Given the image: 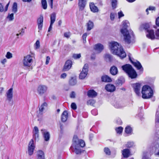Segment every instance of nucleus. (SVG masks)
I'll use <instances>...</instances> for the list:
<instances>
[{
  "instance_id": "9b49d317",
  "label": "nucleus",
  "mask_w": 159,
  "mask_h": 159,
  "mask_svg": "<svg viewBox=\"0 0 159 159\" xmlns=\"http://www.w3.org/2000/svg\"><path fill=\"white\" fill-rule=\"evenodd\" d=\"M132 86L136 93L138 95H139L140 94V90L141 86V84L139 83H136L133 84Z\"/></svg>"
},
{
  "instance_id": "a878e982",
  "label": "nucleus",
  "mask_w": 159,
  "mask_h": 159,
  "mask_svg": "<svg viewBox=\"0 0 159 159\" xmlns=\"http://www.w3.org/2000/svg\"><path fill=\"white\" fill-rule=\"evenodd\" d=\"M68 117V114L67 111H64L62 113L61 116V120L62 121L64 122L66 121Z\"/></svg>"
},
{
  "instance_id": "6e6d98bb",
  "label": "nucleus",
  "mask_w": 159,
  "mask_h": 159,
  "mask_svg": "<svg viewBox=\"0 0 159 159\" xmlns=\"http://www.w3.org/2000/svg\"><path fill=\"white\" fill-rule=\"evenodd\" d=\"M71 107L72 109H76V105L75 103H72L71 104Z\"/></svg>"
},
{
  "instance_id": "cd10ccee",
  "label": "nucleus",
  "mask_w": 159,
  "mask_h": 159,
  "mask_svg": "<svg viewBox=\"0 0 159 159\" xmlns=\"http://www.w3.org/2000/svg\"><path fill=\"white\" fill-rule=\"evenodd\" d=\"M101 79L103 82H110L112 81L111 78L107 75L102 76Z\"/></svg>"
},
{
  "instance_id": "1a4fd4ad",
  "label": "nucleus",
  "mask_w": 159,
  "mask_h": 159,
  "mask_svg": "<svg viewBox=\"0 0 159 159\" xmlns=\"http://www.w3.org/2000/svg\"><path fill=\"white\" fill-rule=\"evenodd\" d=\"M48 90V87L44 85H40L38 86L37 89V93L39 95L42 96Z\"/></svg>"
},
{
  "instance_id": "a19ab883",
  "label": "nucleus",
  "mask_w": 159,
  "mask_h": 159,
  "mask_svg": "<svg viewBox=\"0 0 159 159\" xmlns=\"http://www.w3.org/2000/svg\"><path fill=\"white\" fill-rule=\"evenodd\" d=\"M104 152L107 155H110L111 152L110 149L108 148H105L104 149Z\"/></svg>"
},
{
  "instance_id": "2eb2a0df",
  "label": "nucleus",
  "mask_w": 159,
  "mask_h": 159,
  "mask_svg": "<svg viewBox=\"0 0 159 159\" xmlns=\"http://www.w3.org/2000/svg\"><path fill=\"white\" fill-rule=\"evenodd\" d=\"M72 66V61L70 60L67 61L65 64L63 68L64 71H66L69 70L71 67Z\"/></svg>"
},
{
  "instance_id": "9d476101",
  "label": "nucleus",
  "mask_w": 159,
  "mask_h": 159,
  "mask_svg": "<svg viewBox=\"0 0 159 159\" xmlns=\"http://www.w3.org/2000/svg\"><path fill=\"white\" fill-rule=\"evenodd\" d=\"M88 71V65L85 64L82 70L79 75V78L80 79H83L86 77Z\"/></svg>"
},
{
  "instance_id": "69168bd1",
  "label": "nucleus",
  "mask_w": 159,
  "mask_h": 159,
  "mask_svg": "<svg viewBox=\"0 0 159 159\" xmlns=\"http://www.w3.org/2000/svg\"><path fill=\"white\" fill-rule=\"evenodd\" d=\"M53 24H51V23H50V25L49 27V28L48 29V31L50 32L52 30V25Z\"/></svg>"
},
{
  "instance_id": "c03bdc74",
  "label": "nucleus",
  "mask_w": 159,
  "mask_h": 159,
  "mask_svg": "<svg viewBox=\"0 0 159 159\" xmlns=\"http://www.w3.org/2000/svg\"><path fill=\"white\" fill-rule=\"evenodd\" d=\"M155 39H159V29H157L155 31Z\"/></svg>"
},
{
  "instance_id": "13d9d810",
  "label": "nucleus",
  "mask_w": 159,
  "mask_h": 159,
  "mask_svg": "<svg viewBox=\"0 0 159 159\" xmlns=\"http://www.w3.org/2000/svg\"><path fill=\"white\" fill-rule=\"evenodd\" d=\"M50 59V58L49 57L47 56V57L46 61V63H45V64L46 65H48L49 63V62Z\"/></svg>"
},
{
  "instance_id": "b1692460",
  "label": "nucleus",
  "mask_w": 159,
  "mask_h": 159,
  "mask_svg": "<svg viewBox=\"0 0 159 159\" xmlns=\"http://www.w3.org/2000/svg\"><path fill=\"white\" fill-rule=\"evenodd\" d=\"M37 159H45L44 153L41 150H39L37 152Z\"/></svg>"
},
{
  "instance_id": "f03ea898",
  "label": "nucleus",
  "mask_w": 159,
  "mask_h": 159,
  "mask_svg": "<svg viewBox=\"0 0 159 159\" xmlns=\"http://www.w3.org/2000/svg\"><path fill=\"white\" fill-rule=\"evenodd\" d=\"M109 47L111 53L123 59L126 56V54L123 47L117 42L111 41L109 43Z\"/></svg>"
},
{
  "instance_id": "603ef678",
  "label": "nucleus",
  "mask_w": 159,
  "mask_h": 159,
  "mask_svg": "<svg viewBox=\"0 0 159 159\" xmlns=\"http://www.w3.org/2000/svg\"><path fill=\"white\" fill-rule=\"evenodd\" d=\"M118 18H120L121 17L124 16V14L122 11H120L118 12Z\"/></svg>"
},
{
  "instance_id": "c85d7f7f",
  "label": "nucleus",
  "mask_w": 159,
  "mask_h": 159,
  "mask_svg": "<svg viewBox=\"0 0 159 159\" xmlns=\"http://www.w3.org/2000/svg\"><path fill=\"white\" fill-rule=\"evenodd\" d=\"M10 2L7 4L5 8H4L2 4L0 3V12L6 11H7L8 7L9 6Z\"/></svg>"
},
{
  "instance_id": "0e129e2a",
  "label": "nucleus",
  "mask_w": 159,
  "mask_h": 159,
  "mask_svg": "<svg viewBox=\"0 0 159 159\" xmlns=\"http://www.w3.org/2000/svg\"><path fill=\"white\" fill-rule=\"evenodd\" d=\"M7 61V60L6 58L4 59H3L1 61V63L4 64Z\"/></svg>"
},
{
  "instance_id": "de8ad7c7",
  "label": "nucleus",
  "mask_w": 159,
  "mask_h": 159,
  "mask_svg": "<svg viewBox=\"0 0 159 159\" xmlns=\"http://www.w3.org/2000/svg\"><path fill=\"white\" fill-rule=\"evenodd\" d=\"M6 57L7 59H10L12 57V54L10 52H8L6 55Z\"/></svg>"
},
{
  "instance_id": "393cba45",
  "label": "nucleus",
  "mask_w": 159,
  "mask_h": 159,
  "mask_svg": "<svg viewBox=\"0 0 159 159\" xmlns=\"http://www.w3.org/2000/svg\"><path fill=\"white\" fill-rule=\"evenodd\" d=\"M125 132L127 135H131L132 134V129L130 126H127L125 128Z\"/></svg>"
},
{
  "instance_id": "bf43d9fd",
  "label": "nucleus",
  "mask_w": 159,
  "mask_h": 159,
  "mask_svg": "<svg viewBox=\"0 0 159 159\" xmlns=\"http://www.w3.org/2000/svg\"><path fill=\"white\" fill-rule=\"evenodd\" d=\"M156 25L159 27V16L156 19Z\"/></svg>"
},
{
  "instance_id": "4c0bfd02",
  "label": "nucleus",
  "mask_w": 159,
  "mask_h": 159,
  "mask_svg": "<svg viewBox=\"0 0 159 159\" xmlns=\"http://www.w3.org/2000/svg\"><path fill=\"white\" fill-rule=\"evenodd\" d=\"M17 4L16 3L14 2L13 3L12 7V11L14 13H16L17 11Z\"/></svg>"
},
{
  "instance_id": "7ed1b4c3",
  "label": "nucleus",
  "mask_w": 159,
  "mask_h": 159,
  "mask_svg": "<svg viewBox=\"0 0 159 159\" xmlns=\"http://www.w3.org/2000/svg\"><path fill=\"white\" fill-rule=\"evenodd\" d=\"M85 145V142L83 140H73L70 149L76 154H79L82 152L81 148L84 147Z\"/></svg>"
},
{
  "instance_id": "f257e3e1",
  "label": "nucleus",
  "mask_w": 159,
  "mask_h": 159,
  "mask_svg": "<svg viewBox=\"0 0 159 159\" xmlns=\"http://www.w3.org/2000/svg\"><path fill=\"white\" fill-rule=\"evenodd\" d=\"M129 25L128 21H123L122 22L123 27L120 30L121 34L124 36L125 41L128 44L133 43L134 39L133 32L131 30L128 31L127 30V28L129 26Z\"/></svg>"
},
{
  "instance_id": "58836bf2",
  "label": "nucleus",
  "mask_w": 159,
  "mask_h": 159,
  "mask_svg": "<svg viewBox=\"0 0 159 159\" xmlns=\"http://www.w3.org/2000/svg\"><path fill=\"white\" fill-rule=\"evenodd\" d=\"M111 1L112 7L113 8H115L116 7L117 4V0H111Z\"/></svg>"
},
{
  "instance_id": "20e7f679",
  "label": "nucleus",
  "mask_w": 159,
  "mask_h": 159,
  "mask_svg": "<svg viewBox=\"0 0 159 159\" xmlns=\"http://www.w3.org/2000/svg\"><path fill=\"white\" fill-rule=\"evenodd\" d=\"M34 58V53H32L25 56L22 60L23 66L26 68L30 67L33 63Z\"/></svg>"
},
{
  "instance_id": "c9c22d12",
  "label": "nucleus",
  "mask_w": 159,
  "mask_h": 159,
  "mask_svg": "<svg viewBox=\"0 0 159 159\" xmlns=\"http://www.w3.org/2000/svg\"><path fill=\"white\" fill-rule=\"evenodd\" d=\"M95 101L93 99L89 100L87 101V104L88 105L93 106L95 103Z\"/></svg>"
},
{
  "instance_id": "a211bd4d",
  "label": "nucleus",
  "mask_w": 159,
  "mask_h": 159,
  "mask_svg": "<svg viewBox=\"0 0 159 159\" xmlns=\"http://www.w3.org/2000/svg\"><path fill=\"white\" fill-rule=\"evenodd\" d=\"M78 6L80 9L81 10H83L86 4V0H78Z\"/></svg>"
},
{
  "instance_id": "2f4dec72",
  "label": "nucleus",
  "mask_w": 159,
  "mask_h": 159,
  "mask_svg": "<svg viewBox=\"0 0 159 159\" xmlns=\"http://www.w3.org/2000/svg\"><path fill=\"white\" fill-rule=\"evenodd\" d=\"M77 83L76 79L75 77H72L69 81V83L71 85H74Z\"/></svg>"
},
{
  "instance_id": "ea45409f",
  "label": "nucleus",
  "mask_w": 159,
  "mask_h": 159,
  "mask_svg": "<svg viewBox=\"0 0 159 159\" xmlns=\"http://www.w3.org/2000/svg\"><path fill=\"white\" fill-rule=\"evenodd\" d=\"M35 49H37L39 48L40 47V42L39 40H37L35 44Z\"/></svg>"
},
{
  "instance_id": "e433bc0d",
  "label": "nucleus",
  "mask_w": 159,
  "mask_h": 159,
  "mask_svg": "<svg viewBox=\"0 0 159 159\" xmlns=\"http://www.w3.org/2000/svg\"><path fill=\"white\" fill-rule=\"evenodd\" d=\"M43 18L42 16H40L37 20L38 24H43Z\"/></svg>"
},
{
  "instance_id": "423d86ee",
  "label": "nucleus",
  "mask_w": 159,
  "mask_h": 159,
  "mask_svg": "<svg viewBox=\"0 0 159 159\" xmlns=\"http://www.w3.org/2000/svg\"><path fill=\"white\" fill-rule=\"evenodd\" d=\"M142 93V98L144 99L149 98L153 95L152 90L151 87L148 85H144L143 86Z\"/></svg>"
},
{
  "instance_id": "72a5a7b5",
  "label": "nucleus",
  "mask_w": 159,
  "mask_h": 159,
  "mask_svg": "<svg viewBox=\"0 0 159 159\" xmlns=\"http://www.w3.org/2000/svg\"><path fill=\"white\" fill-rule=\"evenodd\" d=\"M41 4L43 8L44 9H46L47 8V3L46 0H42Z\"/></svg>"
},
{
  "instance_id": "5fc2aeb1",
  "label": "nucleus",
  "mask_w": 159,
  "mask_h": 159,
  "mask_svg": "<svg viewBox=\"0 0 159 159\" xmlns=\"http://www.w3.org/2000/svg\"><path fill=\"white\" fill-rule=\"evenodd\" d=\"M64 36L66 38H69L70 36V33L69 32H66L64 34Z\"/></svg>"
},
{
  "instance_id": "864d4df0",
  "label": "nucleus",
  "mask_w": 159,
  "mask_h": 159,
  "mask_svg": "<svg viewBox=\"0 0 159 159\" xmlns=\"http://www.w3.org/2000/svg\"><path fill=\"white\" fill-rule=\"evenodd\" d=\"M25 32V30L24 29L22 28L21 30L19 31V34H20V35H23Z\"/></svg>"
},
{
  "instance_id": "aec40b11",
  "label": "nucleus",
  "mask_w": 159,
  "mask_h": 159,
  "mask_svg": "<svg viewBox=\"0 0 159 159\" xmlns=\"http://www.w3.org/2000/svg\"><path fill=\"white\" fill-rule=\"evenodd\" d=\"M129 60L132 63L137 69L140 70H143V68L142 66L139 61H137L136 62H134L131 60L130 58H129Z\"/></svg>"
},
{
  "instance_id": "8fccbe9b",
  "label": "nucleus",
  "mask_w": 159,
  "mask_h": 159,
  "mask_svg": "<svg viewBox=\"0 0 159 159\" xmlns=\"http://www.w3.org/2000/svg\"><path fill=\"white\" fill-rule=\"evenodd\" d=\"M8 18L9 19V20L11 21L12 20L14 19V14L13 13H11L8 16Z\"/></svg>"
},
{
  "instance_id": "6ab92c4d",
  "label": "nucleus",
  "mask_w": 159,
  "mask_h": 159,
  "mask_svg": "<svg viewBox=\"0 0 159 159\" xmlns=\"http://www.w3.org/2000/svg\"><path fill=\"white\" fill-rule=\"evenodd\" d=\"M105 89L109 92H112L115 90V87L113 84H108L105 86Z\"/></svg>"
},
{
  "instance_id": "0eeeda50",
  "label": "nucleus",
  "mask_w": 159,
  "mask_h": 159,
  "mask_svg": "<svg viewBox=\"0 0 159 159\" xmlns=\"http://www.w3.org/2000/svg\"><path fill=\"white\" fill-rule=\"evenodd\" d=\"M150 25L147 23L144 25V28L146 30V36L148 39L152 40L154 39L155 38L154 32L153 30L149 29Z\"/></svg>"
},
{
  "instance_id": "f3484780",
  "label": "nucleus",
  "mask_w": 159,
  "mask_h": 159,
  "mask_svg": "<svg viewBox=\"0 0 159 159\" xmlns=\"http://www.w3.org/2000/svg\"><path fill=\"white\" fill-rule=\"evenodd\" d=\"M44 139H49L50 134L49 132L45 129H42L41 130Z\"/></svg>"
},
{
  "instance_id": "5701e85b",
  "label": "nucleus",
  "mask_w": 159,
  "mask_h": 159,
  "mask_svg": "<svg viewBox=\"0 0 159 159\" xmlns=\"http://www.w3.org/2000/svg\"><path fill=\"white\" fill-rule=\"evenodd\" d=\"M91 10L93 12H97L98 11V8L93 3L91 2L89 4Z\"/></svg>"
},
{
  "instance_id": "3c124183",
  "label": "nucleus",
  "mask_w": 159,
  "mask_h": 159,
  "mask_svg": "<svg viewBox=\"0 0 159 159\" xmlns=\"http://www.w3.org/2000/svg\"><path fill=\"white\" fill-rule=\"evenodd\" d=\"M75 93L74 92H72L70 94V98H75Z\"/></svg>"
},
{
  "instance_id": "680f3d73",
  "label": "nucleus",
  "mask_w": 159,
  "mask_h": 159,
  "mask_svg": "<svg viewBox=\"0 0 159 159\" xmlns=\"http://www.w3.org/2000/svg\"><path fill=\"white\" fill-rule=\"evenodd\" d=\"M38 29L40 30H41L43 27V24H38Z\"/></svg>"
},
{
  "instance_id": "a18cd8bd",
  "label": "nucleus",
  "mask_w": 159,
  "mask_h": 159,
  "mask_svg": "<svg viewBox=\"0 0 159 159\" xmlns=\"http://www.w3.org/2000/svg\"><path fill=\"white\" fill-rule=\"evenodd\" d=\"M105 58L106 60L110 61L111 59V56L109 54H106L105 56Z\"/></svg>"
},
{
  "instance_id": "79ce46f5",
  "label": "nucleus",
  "mask_w": 159,
  "mask_h": 159,
  "mask_svg": "<svg viewBox=\"0 0 159 159\" xmlns=\"http://www.w3.org/2000/svg\"><path fill=\"white\" fill-rule=\"evenodd\" d=\"M88 35L87 33L84 34L82 36V39L83 40V42L84 43H85L86 42V38Z\"/></svg>"
},
{
  "instance_id": "c756f323",
  "label": "nucleus",
  "mask_w": 159,
  "mask_h": 159,
  "mask_svg": "<svg viewBox=\"0 0 159 159\" xmlns=\"http://www.w3.org/2000/svg\"><path fill=\"white\" fill-rule=\"evenodd\" d=\"M87 30H91L93 28L94 24L93 22L89 20L87 24Z\"/></svg>"
},
{
  "instance_id": "774afa93",
  "label": "nucleus",
  "mask_w": 159,
  "mask_h": 159,
  "mask_svg": "<svg viewBox=\"0 0 159 159\" xmlns=\"http://www.w3.org/2000/svg\"><path fill=\"white\" fill-rule=\"evenodd\" d=\"M155 121L157 122H159V116H156Z\"/></svg>"
},
{
  "instance_id": "dca6fc26",
  "label": "nucleus",
  "mask_w": 159,
  "mask_h": 159,
  "mask_svg": "<svg viewBox=\"0 0 159 159\" xmlns=\"http://www.w3.org/2000/svg\"><path fill=\"white\" fill-rule=\"evenodd\" d=\"M94 48L98 53H99L103 49L104 46L100 43H98L94 46Z\"/></svg>"
},
{
  "instance_id": "f8f14e48",
  "label": "nucleus",
  "mask_w": 159,
  "mask_h": 159,
  "mask_svg": "<svg viewBox=\"0 0 159 159\" xmlns=\"http://www.w3.org/2000/svg\"><path fill=\"white\" fill-rule=\"evenodd\" d=\"M7 99L9 101H11L13 98V89L10 88L6 93Z\"/></svg>"
},
{
  "instance_id": "338daca9",
  "label": "nucleus",
  "mask_w": 159,
  "mask_h": 159,
  "mask_svg": "<svg viewBox=\"0 0 159 159\" xmlns=\"http://www.w3.org/2000/svg\"><path fill=\"white\" fill-rule=\"evenodd\" d=\"M53 0H50V5L52 8Z\"/></svg>"
},
{
  "instance_id": "f704fd0d",
  "label": "nucleus",
  "mask_w": 159,
  "mask_h": 159,
  "mask_svg": "<svg viewBox=\"0 0 159 159\" xmlns=\"http://www.w3.org/2000/svg\"><path fill=\"white\" fill-rule=\"evenodd\" d=\"M114 106L116 108H120L123 107L121 103L120 102H116L114 104Z\"/></svg>"
},
{
  "instance_id": "473e14b6",
  "label": "nucleus",
  "mask_w": 159,
  "mask_h": 159,
  "mask_svg": "<svg viewBox=\"0 0 159 159\" xmlns=\"http://www.w3.org/2000/svg\"><path fill=\"white\" fill-rule=\"evenodd\" d=\"M123 128L121 126L116 127L115 129V130L117 134H121L123 130Z\"/></svg>"
},
{
  "instance_id": "09e8293b",
  "label": "nucleus",
  "mask_w": 159,
  "mask_h": 159,
  "mask_svg": "<svg viewBox=\"0 0 159 159\" xmlns=\"http://www.w3.org/2000/svg\"><path fill=\"white\" fill-rule=\"evenodd\" d=\"M116 14L114 13H111L110 14V17L111 20H113L115 19V15Z\"/></svg>"
},
{
  "instance_id": "bb28decb",
  "label": "nucleus",
  "mask_w": 159,
  "mask_h": 159,
  "mask_svg": "<svg viewBox=\"0 0 159 159\" xmlns=\"http://www.w3.org/2000/svg\"><path fill=\"white\" fill-rule=\"evenodd\" d=\"M122 154L124 157H128L130 155V151L129 149H125L122 151Z\"/></svg>"
},
{
  "instance_id": "4be33fe9",
  "label": "nucleus",
  "mask_w": 159,
  "mask_h": 159,
  "mask_svg": "<svg viewBox=\"0 0 159 159\" xmlns=\"http://www.w3.org/2000/svg\"><path fill=\"white\" fill-rule=\"evenodd\" d=\"M97 95V93L93 90H90L88 91L87 95L89 97L94 98Z\"/></svg>"
},
{
  "instance_id": "ddd939ff",
  "label": "nucleus",
  "mask_w": 159,
  "mask_h": 159,
  "mask_svg": "<svg viewBox=\"0 0 159 159\" xmlns=\"http://www.w3.org/2000/svg\"><path fill=\"white\" fill-rule=\"evenodd\" d=\"M48 104L46 102H44L42 104L39 108V111L41 114H43V112L47 108Z\"/></svg>"
},
{
  "instance_id": "412c9836",
  "label": "nucleus",
  "mask_w": 159,
  "mask_h": 159,
  "mask_svg": "<svg viewBox=\"0 0 159 159\" xmlns=\"http://www.w3.org/2000/svg\"><path fill=\"white\" fill-rule=\"evenodd\" d=\"M110 73L113 75H115L118 73V70L116 67L113 66L111 67L110 70Z\"/></svg>"
},
{
  "instance_id": "e2e57ef3",
  "label": "nucleus",
  "mask_w": 159,
  "mask_h": 159,
  "mask_svg": "<svg viewBox=\"0 0 159 159\" xmlns=\"http://www.w3.org/2000/svg\"><path fill=\"white\" fill-rule=\"evenodd\" d=\"M148 9L149 10L155 11V7H149Z\"/></svg>"
},
{
  "instance_id": "4d7b16f0",
  "label": "nucleus",
  "mask_w": 159,
  "mask_h": 159,
  "mask_svg": "<svg viewBox=\"0 0 159 159\" xmlns=\"http://www.w3.org/2000/svg\"><path fill=\"white\" fill-rule=\"evenodd\" d=\"M67 76V74L66 73H63L61 75L60 77L61 79H64L66 78Z\"/></svg>"
},
{
  "instance_id": "49530a36",
  "label": "nucleus",
  "mask_w": 159,
  "mask_h": 159,
  "mask_svg": "<svg viewBox=\"0 0 159 159\" xmlns=\"http://www.w3.org/2000/svg\"><path fill=\"white\" fill-rule=\"evenodd\" d=\"M124 82V80L118 79L117 81V84L119 85H121Z\"/></svg>"
},
{
  "instance_id": "39448f33",
  "label": "nucleus",
  "mask_w": 159,
  "mask_h": 159,
  "mask_svg": "<svg viewBox=\"0 0 159 159\" xmlns=\"http://www.w3.org/2000/svg\"><path fill=\"white\" fill-rule=\"evenodd\" d=\"M122 68L123 70L128 74L129 77L134 79L137 77V75L136 72L131 65L126 64L123 66Z\"/></svg>"
},
{
  "instance_id": "052dcab7",
  "label": "nucleus",
  "mask_w": 159,
  "mask_h": 159,
  "mask_svg": "<svg viewBox=\"0 0 159 159\" xmlns=\"http://www.w3.org/2000/svg\"><path fill=\"white\" fill-rule=\"evenodd\" d=\"M133 143H128L127 144V147L129 148L132 147L133 146Z\"/></svg>"
},
{
  "instance_id": "37998d69",
  "label": "nucleus",
  "mask_w": 159,
  "mask_h": 159,
  "mask_svg": "<svg viewBox=\"0 0 159 159\" xmlns=\"http://www.w3.org/2000/svg\"><path fill=\"white\" fill-rule=\"evenodd\" d=\"M81 57L80 54H74L73 55V57L75 59H77L80 58Z\"/></svg>"
},
{
  "instance_id": "4468645a",
  "label": "nucleus",
  "mask_w": 159,
  "mask_h": 159,
  "mask_svg": "<svg viewBox=\"0 0 159 159\" xmlns=\"http://www.w3.org/2000/svg\"><path fill=\"white\" fill-rule=\"evenodd\" d=\"M33 137L34 139H37L39 137V130L37 126H35L33 130Z\"/></svg>"
},
{
  "instance_id": "7c9ffc66",
  "label": "nucleus",
  "mask_w": 159,
  "mask_h": 159,
  "mask_svg": "<svg viewBox=\"0 0 159 159\" xmlns=\"http://www.w3.org/2000/svg\"><path fill=\"white\" fill-rule=\"evenodd\" d=\"M56 17V14L53 13L52 14L50 15V23L53 24L55 21Z\"/></svg>"
},
{
  "instance_id": "6e6552de",
  "label": "nucleus",
  "mask_w": 159,
  "mask_h": 159,
  "mask_svg": "<svg viewBox=\"0 0 159 159\" xmlns=\"http://www.w3.org/2000/svg\"><path fill=\"white\" fill-rule=\"evenodd\" d=\"M35 140H31L29 142L28 146V153L29 156L33 154L35 148Z\"/></svg>"
}]
</instances>
